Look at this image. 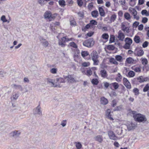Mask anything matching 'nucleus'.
<instances>
[{
    "label": "nucleus",
    "instance_id": "obj_1",
    "mask_svg": "<svg viewBox=\"0 0 149 149\" xmlns=\"http://www.w3.org/2000/svg\"><path fill=\"white\" fill-rule=\"evenodd\" d=\"M133 117L135 121L139 123H144L147 120V118L145 115L140 113H136L133 116Z\"/></svg>",
    "mask_w": 149,
    "mask_h": 149
},
{
    "label": "nucleus",
    "instance_id": "obj_2",
    "mask_svg": "<svg viewBox=\"0 0 149 149\" xmlns=\"http://www.w3.org/2000/svg\"><path fill=\"white\" fill-rule=\"evenodd\" d=\"M95 41L93 40V38H90L88 40H86L83 43L84 46L90 47L93 46L94 44Z\"/></svg>",
    "mask_w": 149,
    "mask_h": 149
},
{
    "label": "nucleus",
    "instance_id": "obj_3",
    "mask_svg": "<svg viewBox=\"0 0 149 149\" xmlns=\"http://www.w3.org/2000/svg\"><path fill=\"white\" fill-rule=\"evenodd\" d=\"M124 41L125 44L123 46V48L126 49H130L131 45L132 42V40L130 38H125Z\"/></svg>",
    "mask_w": 149,
    "mask_h": 149
},
{
    "label": "nucleus",
    "instance_id": "obj_4",
    "mask_svg": "<svg viewBox=\"0 0 149 149\" xmlns=\"http://www.w3.org/2000/svg\"><path fill=\"white\" fill-rule=\"evenodd\" d=\"M72 38H70V40L68 38H61V40H59L58 44L62 47H64L66 45L65 42L71 40Z\"/></svg>",
    "mask_w": 149,
    "mask_h": 149
},
{
    "label": "nucleus",
    "instance_id": "obj_5",
    "mask_svg": "<svg viewBox=\"0 0 149 149\" xmlns=\"http://www.w3.org/2000/svg\"><path fill=\"white\" fill-rule=\"evenodd\" d=\"M44 16L45 18L49 19L50 21H51L54 18V17L52 16L51 12L49 11H46L44 14Z\"/></svg>",
    "mask_w": 149,
    "mask_h": 149
},
{
    "label": "nucleus",
    "instance_id": "obj_6",
    "mask_svg": "<svg viewBox=\"0 0 149 149\" xmlns=\"http://www.w3.org/2000/svg\"><path fill=\"white\" fill-rule=\"evenodd\" d=\"M111 111L110 109H107L106 111V117L107 118L111 120H113V118L111 117Z\"/></svg>",
    "mask_w": 149,
    "mask_h": 149
},
{
    "label": "nucleus",
    "instance_id": "obj_7",
    "mask_svg": "<svg viewBox=\"0 0 149 149\" xmlns=\"http://www.w3.org/2000/svg\"><path fill=\"white\" fill-rule=\"evenodd\" d=\"M108 135L110 139L113 140H116V138H117L114 132L111 130H110L108 131Z\"/></svg>",
    "mask_w": 149,
    "mask_h": 149
},
{
    "label": "nucleus",
    "instance_id": "obj_8",
    "mask_svg": "<svg viewBox=\"0 0 149 149\" xmlns=\"http://www.w3.org/2000/svg\"><path fill=\"white\" fill-rule=\"evenodd\" d=\"M123 81L124 85L128 89H130L131 88L130 84L126 78H123Z\"/></svg>",
    "mask_w": 149,
    "mask_h": 149
},
{
    "label": "nucleus",
    "instance_id": "obj_9",
    "mask_svg": "<svg viewBox=\"0 0 149 149\" xmlns=\"http://www.w3.org/2000/svg\"><path fill=\"white\" fill-rule=\"evenodd\" d=\"M65 79H67L68 82L70 83H73L75 82V80L74 78L71 75H68L67 76H63Z\"/></svg>",
    "mask_w": 149,
    "mask_h": 149
},
{
    "label": "nucleus",
    "instance_id": "obj_10",
    "mask_svg": "<svg viewBox=\"0 0 149 149\" xmlns=\"http://www.w3.org/2000/svg\"><path fill=\"white\" fill-rule=\"evenodd\" d=\"M18 131L15 130L9 134L10 136L16 139L19 136V133H18Z\"/></svg>",
    "mask_w": 149,
    "mask_h": 149
},
{
    "label": "nucleus",
    "instance_id": "obj_11",
    "mask_svg": "<svg viewBox=\"0 0 149 149\" xmlns=\"http://www.w3.org/2000/svg\"><path fill=\"white\" fill-rule=\"evenodd\" d=\"M137 48H136L134 52V54L139 56H142L144 54V52L143 50L140 49L138 51H136Z\"/></svg>",
    "mask_w": 149,
    "mask_h": 149
},
{
    "label": "nucleus",
    "instance_id": "obj_12",
    "mask_svg": "<svg viewBox=\"0 0 149 149\" xmlns=\"http://www.w3.org/2000/svg\"><path fill=\"white\" fill-rule=\"evenodd\" d=\"M121 28L122 30L124 32H126L127 33H128L129 32V27L126 26L125 25L122 23L121 24Z\"/></svg>",
    "mask_w": 149,
    "mask_h": 149
},
{
    "label": "nucleus",
    "instance_id": "obj_13",
    "mask_svg": "<svg viewBox=\"0 0 149 149\" xmlns=\"http://www.w3.org/2000/svg\"><path fill=\"white\" fill-rule=\"evenodd\" d=\"M40 40L41 43L45 47H47L48 46L49 43L47 41H46L43 38H40Z\"/></svg>",
    "mask_w": 149,
    "mask_h": 149
},
{
    "label": "nucleus",
    "instance_id": "obj_14",
    "mask_svg": "<svg viewBox=\"0 0 149 149\" xmlns=\"http://www.w3.org/2000/svg\"><path fill=\"white\" fill-rule=\"evenodd\" d=\"M136 126L135 124L131 123L127 125V128L129 131H130L135 129Z\"/></svg>",
    "mask_w": 149,
    "mask_h": 149
},
{
    "label": "nucleus",
    "instance_id": "obj_15",
    "mask_svg": "<svg viewBox=\"0 0 149 149\" xmlns=\"http://www.w3.org/2000/svg\"><path fill=\"white\" fill-rule=\"evenodd\" d=\"M94 139L96 141H98L100 143H102L103 140L102 136L100 135H97L94 138Z\"/></svg>",
    "mask_w": 149,
    "mask_h": 149
},
{
    "label": "nucleus",
    "instance_id": "obj_16",
    "mask_svg": "<svg viewBox=\"0 0 149 149\" xmlns=\"http://www.w3.org/2000/svg\"><path fill=\"white\" fill-rule=\"evenodd\" d=\"M40 109L41 108L40 107V105H39L37 107L35 110V111L33 113L34 114H38L40 115H42V112L41 111Z\"/></svg>",
    "mask_w": 149,
    "mask_h": 149
},
{
    "label": "nucleus",
    "instance_id": "obj_17",
    "mask_svg": "<svg viewBox=\"0 0 149 149\" xmlns=\"http://www.w3.org/2000/svg\"><path fill=\"white\" fill-rule=\"evenodd\" d=\"M100 72L102 77L104 78L107 77L108 74L107 72L104 69L101 70Z\"/></svg>",
    "mask_w": 149,
    "mask_h": 149
},
{
    "label": "nucleus",
    "instance_id": "obj_18",
    "mask_svg": "<svg viewBox=\"0 0 149 149\" xmlns=\"http://www.w3.org/2000/svg\"><path fill=\"white\" fill-rule=\"evenodd\" d=\"M100 101L101 103L104 105H106L108 102V100L104 97L101 98Z\"/></svg>",
    "mask_w": 149,
    "mask_h": 149
},
{
    "label": "nucleus",
    "instance_id": "obj_19",
    "mask_svg": "<svg viewBox=\"0 0 149 149\" xmlns=\"http://www.w3.org/2000/svg\"><path fill=\"white\" fill-rule=\"evenodd\" d=\"M98 10L100 15L102 17H104L105 15V13L102 8V7H99Z\"/></svg>",
    "mask_w": 149,
    "mask_h": 149
},
{
    "label": "nucleus",
    "instance_id": "obj_20",
    "mask_svg": "<svg viewBox=\"0 0 149 149\" xmlns=\"http://www.w3.org/2000/svg\"><path fill=\"white\" fill-rule=\"evenodd\" d=\"M91 15L92 17L94 18L97 17L99 15L98 12L97 10L92 11L91 13Z\"/></svg>",
    "mask_w": 149,
    "mask_h": 149
},
{
    "label": "nucleus",
    "instance_id": "obj_21",
    "mask_svg": "<svg viewBox=\"0 0 149 149\" xmlns=\"http://www.w3.org/2000/svg\"><path fill=\"white\" fill-rule=\"evenodd\" d=\"M92 59L93 60L97 59L98 58V55L97 53L94 52H93L91 54Z\"/></svg>",
    "mask_w": 149,
    "mask_h": 149
},
{
    "label": "nucleus",
    "instance_id": "obj_22",
    "mask_svg": "<svg viewBox=\"0 0 149 149\" xmlns=\"http://www.w3.org/2000/svg\"><path fill=\"white\" fill-rule=\"evenodd\" d=\"M115 60L119 62H122L123 61V57L120 55H117L115 57Z\"/></svg>",
    "mask_w": 149,
    "mask_h": 149
},
{
    "label": "nucleus",
    "instance_id": "obj_23",
    "mask_svg": "<svg viewBox=\"0 0 149 149\" xmlns=\"http://www.w3.org/2000/svg\"><path fill=\"white\" fill-rule=\"evenodd\" d=\"M129 10L133 16L137 14V12L134 8H130L129 9Z\"/></svg>",
    "mask_w": 149,
    "mask_h": 149
},
{
    "label": "nucleus",
    "instance_id": "obj_24",
    "mask_svg": "<svg viewBox=\"0 0 149 149\" xmlns=\"http://www.w3.org/2000/svg\"><path fill=\"white\" fill-rule=\"evenodd\" d=\"M91 82L93 85H97L99 83L98 79L97 78H93L91 81Z\"/></svg>",
    "mask_w": 149,
    "mask_h": 149
},
{
    "label": "nucleus",
    "instance_id": "obj_25",
    "mask_svg": "<svg viewBox=\"0 0 149 149\" xmlns=\"http://www.w3.org/2000/svg\"><path fill=\"white\" fill-rule=\"evenodd\" d=\"M131 83L133 85H137L139 84L138 82V79H137V78H134L132 80Z\"/></svg>",
    "mask_w": 149,
    "mask_h": 149
},
{
    "label": "nucleus",
    "instance_id": "obj_26",
    "mask_svg": "<svg viewBox=\"0 0 149 149\" xmlns=\"http://www.w3.org/2000/svg\"><path fill=\"white\" fill-rule=\"evenodd\" d=\"M56 83L57 84L58 83H64L65 82V81L63 78L61 77L59 78H57L56 79Z\"/></svg>",
    "mask_w": 149,
    "mask_h": 149
},
{
    "label": "nucleus",
    "instance_id": "obj_27",
    "mask_svg": "<svg viewBox=\"0 0 149 149\" xmlns=\"http://www.w3.org/2000/svg\"><path fill=\"white\" fill-rule=\"evenodd\" d=\"M50 0H38V2L41 6L44 5L46 4L47 2Z\"/></svg>",
    "mask_w": 149,
    "mask_h": 149
},
{
    "label": "nucleus",
    "instance_id": "obj_28",
    "mask_svg": "<svg viewBox=\"0 0 149 149\" xmlns=\"http://www.w3.org/2000/svg\"><path fill=\"white\" fill-rule=\"evenodd\" d=\"M85 74L88 77L90 76L92 74V71L91 69L89 68V70H86Z\"/></svg>",
    "mask_w": 149,
    "mask_h": 149
},
{
    "label": "nucleus",
    "instance_id": "obj_29",
    "mask_svg": "<svg viewBox=\"0 0 149 149\" xmlns=\"http://www.w3.org/2000/svg\"><path fill=\"white\" fill-rule=\"evenodd\" d=\"M70 24L72 26H75L76 25V22L74 18H71L70 19Z\"/></svg>",
    "mask_w": 149,
    "mask_h": 149
},
{
    "label": "nucleus",
    "instance_id": "obj_30",
    "mask_svg": "<svg viewBox=\"0 0 149 149\" xmlns=\"http://www.w3.org/2000/svg\"><path fill=\"white\" fill-rule=\"evenodd\" d=\"M54 80L50 79H47V81L49 83H52L54 87H57L58 86V85H56V84H55V83H54Z\"/></svg>",
    "mask_w": 149,
    "mask_h": 149
},
{
    "label": "nucleus",
    "instance_id": "obj_31",
    "mask_svg": "<svg viewBox=\"0 0 149 149\" xmlns=\"http://www.w3.org/2000/svg\"><path fill=\"white\" fill-rule=\"evenodd\" d=\"M135 75V72L133 71H130L128 73V76L130 77H132Z\"/></svg>",
    "mask_w": 149,
    "mask_h": 149
},
{
    "label": "nucleus",
    "instance_id": "obj_32",
    "mask_svg": "<svg viewBox=\"0 0 149 149\" xmlns=\"http://www.w3.org/2000/svg\"><path fill=\"white\" fill-rule=\"evenodd\" d=\"M116 38H110L109 43H112L113 42H115V44L116 45V42H118V40L117 39V38L115 39Z\"/></svg>",
    "mask_w": 149,
    "mask_h": 149
},
{
    "label": "nucleus",
    "instance_id": "obj_33",
    "mask_svg": "<svg viewBox=\"0 0 149 149\" xmlns=\"http://www.w3.org/2000/svg\"><path fill=\"white\" fill-rule=\"evenodd\" d=\"M134 61V59L131 57H129L127 58L126 61V62L128 64H131Z\"/></svg>",
    "mask_w": 149,
    "mask_h": 149
},
{
    "label": "nucleus",
    "instance_id": "obj_34",
    "mask_svg": "<svg viewBox=\"0 0 149 149\" xmlns=\"http://www.w3.org/2000/svg\"><path fill=\"white\" fill-rule=\"evenodd\" d=\"M116 15L115 14H113L111 15L110 19L111 22H114L116 20Z\"/></svg>",
    "mask_w": 149,
    "mask_h": 149
},
{
    "label": "nucleus",
    "instance_id": "obj_35",
    "mask_svg": "<svg viewBox=\"0 0 149 149\" xmlns=\"http://www.w3.org/2000/svg\"><path fill=\"white\" fill-rule=\"evenodd\" d=\"M122 105H121L119 106L116 107L113 109V111H120L121 110L122 108Z\"/></svg>",
    "mask_w": 149,
    "mask_h": 149
},
{
    "label": "nucleus",
    "instance_id": "obj_36",
    "mask_svg": "<svg viewBox=\"0 0 149 149\" xmlns=\"http://www.w3.org/2000/svg\"><path fill=\"white\" fill-rule=\"evenodd\" d=\"M70 46L73 48L77 49L78 48V46L74 42H71L69 43Z\"/></svg>",
    "mask_w": 149,
    "mask_h": 149
},
{
    "label": "nucleus",
    "instance_id": "obj_37",
    "mask_svg": "<svg viewBox=\"0 0 149 149\" xmlns=\"http://www.w3.org/2000/svg\"><path fill=\"white\" fill-rule=\"evenodd\" d=\"M81 54V55L83 57H85L89 55L88 52L87 51H82Z\"/></svg>",
    "mask_w": 149,
    "mask_h": 149
},
{
    "label": "nucleus",
    "instance_id": "obj_38",
    "mask_svg": "<svg viewBox=\"0 0 149 149\" xmlns=\"http://www.w3.org/2000/svg\"><path fill=\"white\" fill-rule=\"evenodd\" d=\"M110 84L112 85L114 88L116 90L117 89L119 86L118 83L116 82L112 83Z\"/></svg>",
    "mask_w": 149,
    "mask_h": 149
},
{
    "label": "nucleus",
    "instance_id": "obj_39",
    "mask_svg": "<svg viewBox=\"0 0 149 149\" xmlns=\"http://www.w3.org/2000/svg\"><path fill=\"white\" fill-rule=\"evenodd\" d=\"M107 49L109 50H113L115 49V47L113 45H109L107 46Z\"/></svg>",
    "mask_w": 149,
    "mask_h": 149
},
{
    "label": "nucleus",
    "instance_id": "obj_40",
    "mask_svg": "<svg viewBox=\"0 0 149 149\" xmlns=\"http://www.w3.org/2000/svg\"><path fill=\"white\" fill-rule=\"evenodd\" d=\"M139 91L138 89L136 88H134L133 91V92L134 93V95H138L139 94Z\"/></svg>",
    "mask_w": 149,
    "mask_h": 149
},
{
    "label": "nucleus",
    "instance_id": "obj_41",
    "mask_svg": "<svg viewBox=\"0 0 149 149\" xmlns=\"http://www.w3.org/2000/svg\"><path fill=\"white\" fill-rule=\"evenodd\" d=\"M59 5L61 7H64L65 6V1L63 0H60L58 1Z\"/></svg>",
    "mask_w": 149,
    "mask_h": 149
},
{
    "label": "nucleus",
    "instance_id": "obj_42",
    "mask_svg": "<svg viewBox=\"0 0 149 149\" xmlns=\"http://www.w3.org/2000/svg\"><path fill=\"white\" fill-rule=\"evenodd\" d=\"M124 17L125 19L127 20L130 19L131 18L130 14L127 12L125 13L124 14Z\"/></svg>",
    "mask_w": 149,
    "mask_h": 149
},
{
    "label": "nucleus",
    "instance_id": "obj_43",
    "mask_svg": "<svg viewBox=\"0 0 149 149\" xmlns=\"http://www.w3.org/2000/svg\"><path fill=\"white\" fill-rule=\"evenodd\" d=\"M75 146L76 148L81 149L82 147V145L80 142H75Z\"/></svg>",
    "mask_w": 149,
    "mask_h": 149
},
{
    "label": "nucleus",
    "instance_id": "obj_44",
    "mask_svg": "<svg viewBox=\"0 0 149 149\" xmlns=\"http://www.w3.org/2000/svg\"><path fill=\"white\" fill-rule=\"evenodd\" d=\"M90 24L92 27L93 25H97V22L95 20H92L90 21Z\"/></svg>",
    "mask_w": 149,
    "mask_h": 149
},
{
    "label": "nucleus",
    "instance_id": "obj_45",
    "mask_svg": "<svg viewBox=\"0 0 149 149\" xmlns=\"http://www.w3.org/2000/svg\"><path fill=\"white\" fill-rule=\"evenodd\" d=\"M149 90V85L148 84H146L143 88V91L144 92L147 91Z\"/></svg>",
    "mask_w": 149,
    "mask_h": 149
},
{
    "label": "nucleus",
    "instance_id": "obj_46",
    "mask_svg": "<svg viewBox=\"0 0 149 149\" xmlns=\"http://www.w3.org/2000/svg\"><path fill=\"white\" fill-rule=\"evenodd\" d=\"M132 69L134 70L135 72H141V69L139 67H132Z\"/></svg>",
    "mask_w": 149,
    "mask_h": 149
},
{
    "label": "nucleus",
    "instance_id": "obj_47",
    "mask_svg": "<svg viewBox=\"0 0 149 149\" xmlns=\"http://www.w3.org/2000/svg\"><path fill=\"white\" fill-rule=\"evenodd\" d=\"M141 62L142 64L144 65H146L148 63V60L146 58H142L141 61Z\"/></svg>",
    "mask_w": 149,
    "mask_h": 149
},
{
    "label": "nucleus",
    "instance_id": "obj_48",
    "mask_svg": "<svg viewBox=\"0 0 149 149\" xmlns=\"http://www.w3.org/2000/svg\"><path fill=\"white\" fill-rule=\"evenodd\" d=\"M93 7V3L92 2H91L88 4V8L89 10H91Z\"/></svg>",
    "mask_w": 149,
    "mask_h": 149
},
{
    "label": "nucleus",
    "instance_id": "obj_49",
    "mask_svg": "<svg viewBox=\"0 0 149 149\" xmlns=\"http://www.w3.org/2000/svg\"><path fill=\"white\" fill-rule=\"evenodd\" d=\"M138 79V82L139 83H141L143 82V77L142 76L139 77H137Z\"/></svg>",
    "mask_w": 149,
    "mask_h": 149
},
{
    "label": "nucleus",
    "instance_id": "obj_50",
    "mask_svg": "<svg viewBox=\"0 0 149 149\" xmlns=\"http://www.w3.org/2000/svg\"><path fill=\"white\" fill-rule=\"evenodd\" d=\"M117 105V102L115 99L113 100L111 104V106L113 107H114Z\"/></svg>",
    "mask_w": 149,
    "mask_h": 149
},
{
    "label": "nucleus",
    "instance_id": "obj_51",
    "mask_svg": "<svg viewBox=\"0 0 149 149\" xmlns=\"http://www.w3.org/2000/svg\"><path fill=\"white\" fill-rule=\"evenodd\" d=\"M90 65V63L89 62H84L82 63V65L84 67H86L89 66Z\"/></svg>",
    "mask_w": 149,
    "mask_h": 149
},
{
    "label": "nucleus",
    "instance_id": "obj_52",
    "mask_svg": "<svg viewBox=\"0 0 149 149\" xmlns=\"http://www.w3.org/2000/svg\"><path fill=\"white\" fill-rule=\"evenodd\" d=\"M124 34L122 32L120 31H119L118 32V36L117 37H124Z\"/></svg>",
    "mask_w": 149,
    "mask_h": 149
},
{
    "label": "nucleus",
    "instance_id": "obj_53",
    "mask_svg": "<svg viewBox=\"0 0 149 149\" xmlns=\"http://www.w3.org/2000/svg\"><path fill=\"white\" fill-rule=\"evenodd\" d=\"M19 90L22 91V93L26 92L28 91L26 90L25 88L23 89L21 86L19 85Z\"/></svg>",
    "mask_w": 149,
    "mask_h": 149
},
{
    "label": "nucleus",
    "instance_id": "obj_54",
    "mask_svg": "<svg viewBox=\"0 0 149 149\" xmlns=\"http://www.w3.org/2000/svg\"><path fill=\"white\" fill-rule=\"evenodd\" d=\"M1 19L3 22H7V20L6 19V17L5 15H2L1 17Z\"/></svg>",
    "mask_w": 149,
    "mask_h": 149
},
{
    "label": "nucleus",
    "instance_id": "obj_55",
    "mask_svg": "<svg viewBox=\"0 0 149 149\" xmlns=\"http://www.w3.org/2000/svg\"><path fill=\"white\" fill-rule=\"evenodd\" d=\"M57 69L55 68H53L51 69V72L53 74H55L56 73Z\"/></svg>",
    "mask_w": 149,
    "mask_h": 149
},
{
    "label": "nucleus",
    "instance_id": "obj_56",
    "mask_svg": "<svg viewBox=\"0 0 149 149\" xmlns=\"http://www.w3.org/2000/svg\"><path fill=\"white\" fill-rule=\"evenodd\" d=\"M134 40L136 43H139L141 41L140 38H134Z\"/></svg>",
    "mask_w": 149,
    "mask_h": 149
},
{
    "label": "nucleus",
    "instance_id": "obj_57",
    "mask_svg": "<svg viewBox=\"0 0 149 149\" xmlns=\"http://www.w3.org/2000/svg\"><path fill=\"white\" fill-rule=\"evenodd\" d=\"M148 42L147 41H145L142 44L143 47V48H146L147 47L148 45Z\"/></svg>",
    "mask_w": 149,
    "mask_h": 149
},
{
    "label": "nucleus",
    "instance_id": "obj_58",
    "mask_svg": "<svg viewBox=\"0 0 149 149\" xmlns=\"http://www.w3.org/2000/svg\"><path fill=\"white\" fill-rule=\"evenodd\" d=\"M148 21V19L146 17H144L142 18V22L143 23H146Z\"/></svg>",
    "mask_w": 149,
    "mask_h": 149
},
{
    "label": "nucleus",
    "instance_id": "obj_59",
    "mask_svg": "<svg viewBox=\"0 0 149 149\" xmlns=\"http://www.w3.org/2000/svg\"><path fill=\"white\" fill-rule=\"evenodd\" d=\"M66 124V120H63L61 122V125H62L63 127H65Z\"/></svg>",
    "mask_w": 149,
    "mask_h": 149
},
{
    "label": "nucleus",
    "instance_id": "obj_60",
    "mask_svg": "<svg viewBox=\"0 0 149 149\" xmlns=\"http://www.w3.org/2000/svg\"><path fill=\"white\" fill-rule=\"evenodd\" d=\"M115 61V59L113 57H111L110 58L109 61L110 63L113 64Z\"/></svg>",
    "mask_w": 149,
    "mask_h": 149
},
{
    "label": "nucleus",
    "instance_id": "obj_61",
    "mask_svg": "<svg viewBox=\"0 0 149 149\" xmlns=\"http://www.w3.org/2000/svg\"><path fill=\"white\" fill-rule=\"evenodd\" d=\"M77 2L79 6H81L82 5L83 3L81 0H77Z\"/></svg>",
    "mask_w": 149,
    "mask_h": 149
},
{
    "label": "nucleus",
    "instance_id": "obj_62",
    "mask_svg": "<svg viewBox=\"0 0 149 149\" xmlns=\"http://www.w3.org/2000/svg\"><path fill=\"white\" fill-rule=\"evenodd\" d=\"M139 23L138 22H134L133 24V27H136L137 26L139 25Z\"/></svg>",
    "mask_w": 149,
    "mask_h": 149
},
{
    "label": "nucleus",
    "instance_id": "obj_63",
    "mask_svg": "<svg viewBox=\"0 0 149 149\" xmlns=\"http://www.w3.org/2000/svg\"><path fill=\"white\" fill-rule=\"evenodd\" d=\"M77 14L78 16L81 17H84V13L83 12H79Z\"/></svg>",
    "mask_w": 149,
    "mask_h": 149
},
{
    "label": "nucleus",
    "instance_id": "obj_64",
    "mask_svg": "<svg viewBox=\"0 0 149 149\" xmlns=\"http://www.w3.org/2000/svg\"><path fill=\"white\" fill-rule=\"evenodd\" d=\"M93 65H97L98 64L99 61L97 59L93 60Z\"/></svg>",
    "mask_w": 149,
    "mask_h": 149
}]
</instances>
